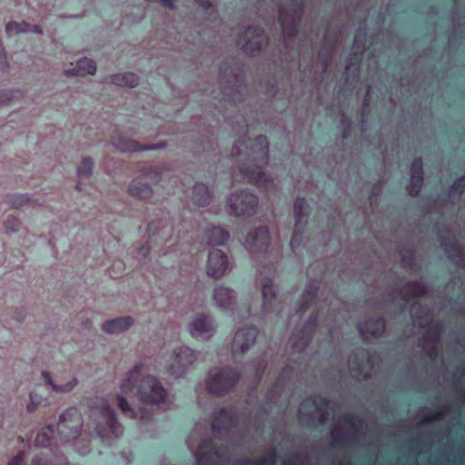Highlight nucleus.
I'll return each mask as SVG.
<instances>
[{
    "mask_svg": "<svg viewBox=\"0 0 465 465\" xmlns=\"http://www.w3.org/2000/svg\"><path fill=\"white\" fill-rule=\"evenodd\" d=\"M146 366L137 362L123 375L119 387L123 392H132L135 389L137 400L147 406L170 410L174 403V397L163 384L153 375L145 374Z\"/></svg>",
    "mask_w": 465,
    "mask_h": 465,
    "instance_id": "f257e3e1",
    "label": "nucleus"
},
{
    "mask_svg": "<svg viewBox=\"0 0 465 465\" xmlns=\"http://www.w3.org/2000/svg\"><path fill=\"white\" fill-rule=\"evenodd\" d=\"M269 143L266 137L260 135L253 142L247 139L237 141L232 148V155L240 157L242 161L253 163L254 168L245 166L239 167V173L243 180H247L258 186H268L271 179L262 171L268 163Z\"/></svg>",
    "mask_w": 465,
    "mask_h": 465,
    "instance_id": "f03ea898",
    "label": "nucleus"
},
{
    "mask_svg": "<svg viewBox=\"0 0 465 465\" xmlns=\"http://www.w3.org/2000/svg\"><path fill=\"white\" fill-rule=\"evenodd\" d=\"M87 408L90 419L88 426L93 424L96 434L104 443L110 444L123 435L124 427L107 400L99 397L88 399Z\"/></svg>",
    "mask_w": 465,
    "mask_h": 465,
    "instance_id": "7ed1b4c3",
    "label": "nucleus"
},
{
    "mask_svg": "<svg viewBox=\"0 0 465 465\" xmlns=\"http://www.w3.org/2000/svg\"><path fill=\"white\" fill-rule=\"evenodd\" d=\"M84 419L76 407H69L62 411L58 417L56 424L57 440L63 446H74L81 454H86L89 451L87 445L78 448L77 444L81 441L83 433Z\"/></svg>",
    "mask_w": 465,
    "mask_h": 465,
    "instance_id": "20e7f679",
    "label": "nucleus"
},
{
    "mask_svg": "<svg viewBox=\"0 0 465 465\" xmlns=\"http://www.w3.org/2000/svg\"><path fill=\"white\" fill-rule=\"evenodd\" d=\"M201 426L196 425L188 437L186 443L197 465H224L229 462L226 454L220 453L209 439L201 436Z\"/></svg>",
    "mask_w": 465,
    "mask_h": 465,
    "instance_id": "39448f33",
    "label": "nucleus"
},
{
    "mask_svg": "<svg viewBox=\"0 0 465 465\" xmlns=\"http://www.w3.org/2000/svg\"><path fill=\"white\" fill-rule=\"evenodd\" d=\"M428 292L426 287L421 282H409L402 291L399 292L396 296L392 297L393 301L403 302V306L407 307L410 304V312L413 321L414 326L424 328L432 322L431 312L423 308L420 304L413 302L411 303V299L414 297H420Z\"/></svg>",
    "mask_w": 465,
    "mask_h": 465,
    "instance_id": "423d86ee",
    "label": "nucleus"
},
{
    "mask_svg": "<svg viewBox=\"0 0 465 465\" xmlns=\"http://www.w3.org/2000/svg\"><path fill=\"white\" fill-rule=\"evenodd\" d=\"M203 359L200 351H196L188 346L175 347L172 350L168 359L167 372L174 378H181Z\"/></svg>",
    "mask_w": 465,
    "mask_h": 465,
    "instance_id": "0eeeda50",
    "label": "nucleus"
},
{
    "mask_svg": "<svg viewBox=\"0 0 465 465\" xmlns=\"http://www.w3.org/2000/svg\"><path fill=\"white\" fill-rule=\"evenodd\" d=\"M257 207V196L247 190H236L226 197V212L233 217L252 216Z\"/></svg>",
    "mask_w": 465,
    "mask_h": 465,
    "instance_id": "6e6552de",
    "label": "nucleus"
},
{
    "mask_svg": "<svg viewBox=\"0 0 465 465\" xmlns=\"http://www.w3.org/2000/svg\"><path fill=\"white\" fill-rule=\"evenodd\" d=\"M366 429L365 422L356 416L345 415L335 422L331 430V440L335 444L357 440Z\"/></svg>",
    "mask_w": 465,
    "mask_h": 465,
    "instance_id": "1a4fd4ad",
    "label": "nucleus"
},
{
    "mask_svg": "<svg viewBox=\"0 0 465 465\" xmlns=\"http://www.w3.org/2000/svg\"><path fill=\"white\" fill-rule=\"evenodd\" d=\"M239 379V374L231 367H215L208 372L205 384L211 394L222 396L232 390Z\"/></svg>",
    "mask_w": 465,
    "mask_h": 465,
    "instance_id": "9d476101",
    "label": "nucleus"
},
{
    "mask_svg": "<svg viewBox=\"0 0 465 465\" xmlns=\"http://www.w3.org/2000/svg\"><path fill=\"white\" fill-rule=\"evenodd\" d=\"M333 411V403L325 398L315 397L303 401L299 408L302 420L323 423L328 420L330 411Z\"/></svg>",
    "mask_w": 465,
    "mask_h": 465,
    "instance_id": "9b49d317",
    "label": "nucleus"
},
{
    "mask_svg": "<svg viewBox=\"0 0 465 465\" xmlns=\"http://www.w3.org/2000/svg\"><path fill=\"white\" fill-rule=\"evenodd\" d=\"M258 331L254 327L242 326L235 330L231 343L234 361H239L256 342Z\"/></svg>",
    "mask_w": 465,
    "mask_h": 465,
    "instance_id": "f8f14e48",
    "label": "nucleus"
},
{
    "mask_svg": "<svg viewBox=\"0 0 465 465\" xmlns=\"http://www.w3.org/2000/svg\"><path fill=\"white\" fill-rule=\"evenodd\" d=\"M351 375L357 379H367L374 367V359L369 351L358 349L348 359Z\"/></svg>",
    "mask_w": 465,
    "mask_h": 465,
    "instance_id": "ddd939ff",
    "label": "nucleus"
},
{
    "mask_svg": "<svg viewBox=\"0 0 465 465\" xmlns=\"http://www.w3.org/2000/svg\"><path fill=\"white\" fill-rule=\"evenodd\" d=\"M259 286L262 292L263 313L279 312L282 309V301L278 297V287L273 283L271 278L262 277L259 280Z\"/></svg>",
    "mask_w": 465,
    "mask_h": 465,
    "instance_id": "4468645a",
    "label": "nucleus"
},
{
    "mask_svg": "<svg viewBox=\"0 0 465 465\" xmlns=\"http://www.w3.org/2000/svg\"><path fill=\"white\" fill-rule=\"evenodd\" d=\"M294 229L290 242L292 249H295L301 242V237L307 225L310 215V206L304 198H298L293 204Z\"/></svg>",
    "mask_w": 465,
    "mask_h": 465,
    "instance_id": "2eb2a0df",
    "label": "nucleus"
},
{
    "mask_svg": "<svg viewBox=\"0 0 465 465\" xmlns=\"http://www.w3.org/2000/svg\"><path fill=\"white\" fill-rule=\"evenodd\" d=\"M188 331L196 340L207 341L216 332L214 319L208 314H197L188 324Z\"/></svg>",
    "mask_w": 465,
    "mask_h": 465,
    "instance_id": "dca6fc26",
    "label": "nucleus"
},
{
    "mask_svg": "<svg viewBox=\"0 0 465 465\" xmlns=\"http://www.w3.org/2000/svg\"><path fill=\"white\" fill-rule=\"evenodd\" d=\"M266 43L263 31L259 27H248L239 35L238 45L247 54H253Z\"/></svg>",
    "mask_w": 465,
    "mask_h": 465,
    "instance_id": "f3484780",
    "label": "nucleus"
},
{
    "mask_svg": "<svg viewBox=\"0 0 465 465\" xmlns=\"http://www.w3.org/2000/svg\"><path fill=\"white\" fill-rule=\"evenodd\" d=\"M270 242L269 230L266 227H259L247 233L242 244L250 253L258 254L268 249Z\"/></svg>",
    "mask_w": 465,
    "mask_h": 465,
    "instance_id": "a211bd4d",
    "label": "nucleus"
},
{
    "mask_svg": "<svg viewBox=\"0 0 465 465\" xmlns=\"http://www.w3.org/2000/svg\"><path fill=\"white\" fill-rule=\"evenodd\" d=\"M301 15L302 4H292L288 10L284 5L280 7L279 20L282 27L285 45H287L286 37L292 35L296 32Z\"/></svg>",
    "mask_w": 465,
    "mask_h": 465,
    "instance_id": "6ab92c4d",
    "label": "nucleus"
},
{
    "mask_svg": "<svg viewBox=\"0 0 465 465\" xmlns=\"http://www.w3.org/2000/svg\"><path fill=\"white\" fill-rule=\"evenodd\" d=\"M213 301L216 308L223 312H232L237 306L236 292L224 284H219L213 290Z\"/></svg>",
    "mask_w": 465,
    "mask_h": 465,
    "instance_id": "aec40b11",
    "label": "nucleus"
},
{
    "mask_svg": "<svg viewBox=\"0 0 465 465\" xmlns=\"http://www.w3.org/2000/svg\"><path fill=\"white\" fill-rule=\"evenodd\" d=\"M229 263L225 253L219 249H213L209 252L207 273L209 276L219 279L228 270Z\"/></svg>",
    "mask_w": 465,
    "mask_h": 465,
    "instance_id": "412c9836",
    "label": "nucleus"
},
{
    "mask_svg": "<svg viewBox=\"0 0 465 465\" xmlns=\"http://www.w3.org/2000/svg\"><path fill=\"white\" fill-rule=\"evenodd\" d=\"M317 317L311 316L301 331H295L291 337V343L294 350L302 351L308 345L312 333L316 326Z\"/></svg>",
    "mask_w": 465,
    "mask_h": 465,
    "instance_id": "4be33fe9",
    "label": "nucleus"
},
{
    "mask_svg": "<svg viewBox=\"0 0 465 465\" xmlns=\"http://www.w3.org/2000/svg\"><path fill=\"white\" fill-rule=\"evenodd\" d=\"M441 332V325L439 322L432 323L431 328L427 330L420 341L422 350L431 359L436 358L438 354V343Z\"/></svg>",
    "mask_w": 465,
    "mask_h": 465,
    "instance_id": "5701e85b",
    "label": "nucleus"
},
{
    "mask_svg": "<svg viewBox=\"0 0 465 465\" xmlns=\"http://www.w3.org/2000/svg\"><path fill=\"white\" fill-rule=\"evenodd\" d=\"M116 405L121 412L127 418L134 420H149L151 418L152 413L150 411L143 407H140L139 409H135L134 406L130 404L127 399L120 393L115 395Z\"/></svg>",
    "mask_w": 465,
    "mask_h": 465,
    "instance_id": "b1692460",
    "label": "nucleus"
},
{
    "mask_svg": "<svg viewBox=\"0 0 465 465\" xmlns=\"http://www.w3.org/2000/svg\"><path fill=\"white\" fill-rule=\"evenodd\" d=\"M221 80L224 82V91L227 95L231 96L233 100L235 99L232 95V92L235 90L240 92L242 88V78L239 73H236L231 66H222L220 69Z\"/></svg>",
    "mask_w": 465,
    "mask_h": 465,
    "instance_id": "393cba45",
    "label": "nucleus"
},
{
    "mask_svg": "<svg viewBox=\"0 0 465 465\" xmlns=\"http://www.w3.org/2000/svg\"><path fill=\"white\" fill-rule=\"evenodd\" d=\"M44 385L56 394H67L72 392L78 385L79 381L76 377H72L69 381L63 384L54 382L51 373L48 371L41 372Z\"/></svg>",
    "mask_w": 465,
    "mask_h": 465,
    "instance_id": "a878e982",
    "label": "nucleus"
},
{
    "mask_svg": "<svg viewBox=\"0 0 465 465\" xmlns=\"http://www.w3.org/2000/svg\"><path fill=\"white\" fill-rule=\"evenodd\" d=\"M35 444L39 448L62 446L57 440V432L54 431L52 425H46L40 429L36 433Z\"/></svg>",
    "mask_w": 465,
    "mask_h": 465,
    "instance_id": "bb28decb",
    "label": "nucleus"
},
{
    "mask_svg": "<svg viewBox=\"0 0 465 465\" xmlns=\"http://www.w3.org/2000/svg\"><path fill=\"white\" fill-rule=\"evenodd\" d=\"M361 337L368 341L371 338L381 336L385 330L384 321L382 319L371 320L358 325Z\"/></svg>",
    "mask_w": 465,
    "mask_h": 465,
    "instance_id": "cd10ccee",
    "label": "nucleus"
},
{
    "mask_svg": "<svg viewBox=\"0 0 465 465\" xmlns=\"http://www.w3.org/2000/svg\"><path fill=\"white\" fill-rule=\"evenodd\" d=\"M134 323L131 316L119 317L106 321L102 325V331L107 334H118L127 331Z\"/></svg>",
    "mask_w": 465,
    "mask_h": 465,
    "instance_id": "c85d7f7f",
    "label": "nucleus"
},
{
    "mask_svg": "<svg viewBox=\"0 0 465 465\" xmlns=\"http://www.w3.org/2000/svg\"><path fill=\"white\" fill-rule=\"evenodd\" d=\"M235 421V415L232 409H223L215 413L212 428L213 431H221L229 429Z\"/></svg>",
    "mask_w": 465,
    "mask_h": 465,
    "instance_id": "c756f323",
    "label": "nucleus"
},
{
    "mask_svg": "<svg viewBox=\"0 0 465 465\" xmlns=\"http://www.w3.org/2000/svg\"><path fill=\"white\" fill-rule=\"evenodd\" d=\"M129 193L139 199H148L153 195L151 185L143 178H136L128 187Z\"/></svg>",
    "mask_w": 465,
    "mask_h": 465,
    "instance_id": "7c9ffc66",
    "label": "nucleus"
},
{
    "mask_svg": "<svg viewBox=\"0 0 465 465\" xmlns=\"http://www.w3.org/2000/svg\"><path fill=\"white\" fill-rule=\"evenodd\" d=\"M104 83L121 87H134L138 84V77L133 73H121L108 75Z\"/></svg>",
    "mask_w": 465,
    "mask_h": 465,
    "instance_id": "2f4dec72",
    "label": "nucleus"
},
{
    "mask_svg": "<svg viewBox=\"0 0 465 465\" xmlns=\"http://www.w3.org/2000/svg\"><path fill=\"white\" fill-rule=\"evenodd\" d=\"M206 239L209 245H223L229 239V232L221 226H213L206 230Z\"/></svg>",
    "mask_w": 465,
    "mask_h": 465,
    "instance_id": "473e14b6",
    "label": "nucleus"
},
{
    "mask_svg": "<svg viewBox=\"0 0 465 465\" xmlns=\"http://www.w3.org/2000/svg\"><path fill=\"white\" fill-rule=\"evenodd\" d=\"M317 290L318 286L314 282H312L307 285L302 295L301 304L295 312V314L290 317L291 320H292L294 317H301V314L307 310L311 302L313 301L315 297V292Z\"/></svg>",
    "mask_w": 465,
    "mask_h": 465,
    "instance_id": "72a5a7b5",
    "label": "nucleus"
},
{
    "mask_svg": "<svg viewBox=\"0 0 465 465\" xmlns=\"http://www.w3.org/2000/svg\"><path fill=\"white\" fill-rule=\"evenodd\" d=\"M211 198V192L204 183H199L193 186L192 200L195 204L205 206L209 204Z\"/></svg>",
    "mask_w": 465,
    "mask_h": 465,
    "instance_id": "f704fd0d",
    "label": "nucleus"
},
{
    "mask_svg": "<svg viewBox=\"0 0 465 465\" xmlns=\"http://www.w3.org/2000/svg\"><path fill=\"white\" fill-rule=\"evenodd\" d=\"M114 146L121 152H138L143 151L141 146L137 141L125 138L122 135H118L113 140Z\"/></svg>",
    "mask_w": 465,
    "mask_h": 465,
    "instance_id": "c9c22d12",
    "label": "nucleus"
},
{
    "mask_svg": "<svg viewBox=\"0 0 465 465\" xmlns=\"http://www.w3.org/2000/svg\"><path fill=\"white\" fill-rule=\"evenodd\" d=\"M166 170L165 165L149 166L142 171V177L152 183H158L163 172Z\"/></svg>",
    "mask_w": 465,
    "mask_h": 465,
    "instance_id": "e433bc0d",
    "label": "nucleus"
},
{
    "mask_svg": "<svg viewBox=\"0 0 465 465\" xmlns=\"http://www.w3.org/2000/svg\"><path fill=\"white\" fill-rule=\"evenodd\" d=\"M441 244L443 245L445 252L452 260L460 265L465 266V262L461 259H459L461 254V250L456 240H450L449 242L442 240Z\"/></svg>",
    "mask_w": 465,
    "mask_h": 465,
    "instance_id": "4c0bfd02",
    "label": "nucleus"
},
{
    "mask_svg": "<svg viewBox=\"0 0 465 465\" xmlns=\"http://www.w3.org/2000/svg\"><path fill=\"white\" fill-rule=\"evenodd\" d=\"M31 28V25L22 21V22H15V21H10L5 25V32L9 37L13 35H16L22 33H28Z\"/></svg>",
    "mask_w": 465,
    "mask_h": 465,
    "instance_id": "58836bf2",
    "label": "nucleus"
},
{
    "mask_svg": "<svg viewBox=\"0 0 465 465\" xmlns=\"http://www.w3.org/2000/svg\"><path fill=\"white\" fill-rule=\"evenodd\" d=\"M361 36L364 37L365 33H362V35H361V33L359 32L358 35L356 36V38L354 40V43H353L354 53H353V56L351 58V61L346 66L347 73H349L359 61L358 54L361 53L363 45H364L363 39H361Z\"/></svg>",
    "mask_w": 465,
    "mask_h": 465,
    "instance_id": "ea45409f",
    "label": "nucleus"
},
{
    "mask_svg": "<svg viewBox=\"0 0 465 465\" xmlns=\"http://www.w3.org/2000/svg\"><path fill=\"white\" fill-rule=\"evenodd\" d=\"M76 64L84 76L87 74L94 75L96 73V63L90 58L82 57L76 61Z\"/></svg>",
    "mask_w": 465,
    "mask_h": 465,
    "instance_id": "a19ab883",
    "label": "nucleus"
},
{
    "mask_svg": "<svg viewBox=\"0 0 465 465\" xmlns=\"http://www.w3.org/2000/svg\"><path fill=\"white\" fill-rule=\"evenodd\" d=\"M94 170V162L90 157L83 158L79 166L77 167V175L81 179L89 178Z\"/></svg>",
    "mask_w": 465,
    "mask_h": 465,
    "instance_id": "79ce46f5",
    "label": "nucleus"
},
{
    "mask_svg": "<svg viewBox=\"0 0 465 465\" xmlns=\"http://www.w3.org/2000/svg\"><path fill=\"white\" fill-rule=\"evenodd\" d=\"M28 397L29 401L27 402L25 409L28 413H33L36 411L38 407L42 404L44 398L35 391L29 392Z\"/></svg>",
    "mask_w": 465,
    "mask_h": 465,
    "instance_id": "37998d69",
    "label": "nucleus"
},
{
    "mask_svg": "<svg viewBox=\"0 0 465 465\" xmlns=\"http://www.w3.org/2000/svg\"><path fill=\"white\" fill-rule=\"evenodd\" d=\"M423 183V176L418 174H411V181L408 187L409 193L415 196L419 193Z\"/></svg>",
    "mask_w": 465,
    "mask_h": 465,
    "instance_id": "c03bdc74",
    "label": "nucleus"
},
{
    "mask_svg": "<svg viewBox=\"0 0 465 465\" xmlns=\"http://www.w3.org/2000/svg\"><path fill=\"white\" fill-rule=\"evenodd\" d=\"M465 188V175L463 177L458 178L454 183L452 184L450 190V196L455 197L463 192Z\"/></svg>",
    "mask_w": 465,
    "mask_h": 465,
    "instance_id": "a18cd8bd",
    "label": "nucleus"
},
{
    "mask_svg": "<svg viewBox=\"0 0 465 465\" xmlns=\"http://www.w3.org/2000/svg\"><path fill=\"white\" fill-rule=\"evenodd\" d=\"M167 226L166 221H152L148 224V231L152 234H157L162 232Z\"/></svg>",
    "mask_w": 465,
    "mask_h": 465,
    "instance_id": "49530a36",
    "label": "nucleus"
},
{
    "mask_svg": "<svg viewBox=\"0 0 465 465\" xmlns=\"http://www.w3.org/2000/svg\"><path fill=\"white\" fill-rule=\"evenodd\" d=\"M5 226L7 232H15L20 226L19 220L15 216H8L5 222Z\"/></svg>",
    "mask_w": 465,
    "mask_h": 465,
    "instance_id": "de8ad7c7",
    "label": "nucleus"
},
{
    "mask_svg": "<svg viewBox=\"0 0 465 465\" xmlns=\"http://www.w3.org/2000/svg\"><path fill=\"white\" fill-rule=\"evenodd\" d=\"M149 252H150V247L148 246V244H142L137 249V259L142 262H145L146 257H147Z\"/></svg>",
    "mask_w": 465,
    "mask_h": 465,
    "instance_id": "09e8293b",
    "label": "nucleus"
},
{
    "mask_svg": "<svg viewBox=\"0 0 465 465\" xmlns=\"http://www.w3.org/2000/svg\"><path fill=\"white\" fill-rule=\"evenodd\" d=\"M411 174H418L423 176L422 163L420 159H416L412 162Z\"/></svg>",
    "mask_w": 465,
    "mask_h": 465,
    "instance_id": "8fccbe9b",
    "label": "nucleus"
},
{
    "mask_svg": "<svg viewBox=\"0 0 465 465\" xmlns=\"http://www.w3.org/2000/svg\"><path fill=\"white\" fill-rule=\"evenodd\" d=\"M282 465H304V460L301 456H290L284 459Z\"/></svg>",
    "mask_w": 465,
    "mask_h": 465,
    "instance_id": "3c124183",
    "label": "nucleus"
},
{
    "mask_svg": "<svg viewBox=\"0 0 465 465\" xmlns=\"http://www.w3.org/2000/svg\"><path fill=\"white\" fill-rule=\"evenodd\" d=\"M276 462V454L274 452L269 453L263 459L257 462V465H274Z\"/></svg>",
    "mask_w": 465,
    "mask_h": 465,
    "instance_id": "603ef678",
    "label": "nucleus"
},
{
    "mask_svg": "<svg viewBox=\"0 0 465 465\" xmlns=\"http://www.w3.org/2000/svg\"><path fill=\"white\" fill-rule=\"evenodd\" d=\"M64 74L65 76H80V77H83L84 74L81 73V71L79 70V68L77 67V64H75L74 66L73 67H70V68H67V69H64Z\"/></svg>",
    "mask_w": 465,
    "mask_h": 465,
    "instance_id": "864d4df0",
    "label": "nucleus"
},
{
    "mask_svg": "<svg viewBox=\"0 0 465 465\" xmlns=\"http://www.w3.org/2000/svg\"><path fill=\"white\" fill-rule=\"evenodd\" d=\"M443 417V413L442 412H438L436 414H434L433 416L431 417H426L424 419H422L420 420V423L421 424H427V423H430L432 421H436V420H441Z\"/></svg>",
    "mask_w": 465,
    "mask_h": 465,
    "instance_id": "5fc2aeb1",
    "label": "nucleus"
},
{
    "mask_svg": "<svg viewBox=\"0 0 465 465\" xmlns=\"http://www.w3.org/2000/svg\"><path fill=\"white\" fill-rule=\"evenodd\" d=\"M165 147H166V143L164 142H161V143L143 146L142 150L143 151L159 150V149H163Z\"/></svg>",
    "mask_w": 465,
    "mask_h": 465,
    "instance_id": "6e6d98bb",
    "label": "nucleus"
},
{
    "mask_svg": "<svg viewBox=\"0 0 465 465\" xmlns=\"http://www.w3.org/2000/svg\"><path fill=\"white\" fill-rule=\"evenodd\" d=\"M0 65L2 66V68L8 67V63H7V60L5 57V54L4 48L1 45H0Z\"/></svg>",
    "mask_w": 465,
    "mask_h": 465,
    "instance_id": "4d7b16f0",
    "label": "nucleus"
},
{
    "mask_svg": "<svg viewBox=\"0 0 465 465\" xmlns=\"http://www.w3.org/2000/svg\"><path fill=\"white\" fill-rule=\"evenodd\" d=\"M29 32H32V33H35L37 35L43 34V30H42L41 26H39L37 25H31V28H30Z\"/></svg>",
    "mask_w": 465,
    "mask_h": 465,
    "instance_id": "13d9d810",
    "label": "nucleus"
},
{
    "mask_svg": "<svg viewBox=\"0 0 465 465\" xmlns=\"http://www.w3.org/2000/svg\"><path fill=\"white\" fill-rule=\"evenodd\" d=\"M199 5H201L203 8H208L210 6L209 0H195Z\"/></svg>",
    "mask_w": 465,
    "mask_h": 465,
    "instance_id": "bf43d9fd",
    "label": "nucleus"
},
{
    "mask_svg": "<svg viewBox=\"0 0 465 465\" xmlns=\"http://www.w3.org/2000/svg\"><path fill=\"white\" fill-rule=\"evenodd\" d=\"M264 367H265V364L263 363V361H259L258 370H262V369H264Z\"/></svg>",
    "mask_w": 465,
    "mask_h": 465,
    "instance_id": "052dcab7",
    "label": "nucleus"
},
{
    "mask_svg": "<svg viewBox=\"0 0 465 465\" xmlns=\"http://www.w3.org/2000/svg\"><path fill=\"white\" fill-rule=\"evenodd\" d=\"M320 59L323 61L324 64H326L327 60L324 59V54H320ZM327 64H324V69L326 68Z\"/></svg>",
    "mask_w": 465,
    "mask_h": 465,
    "instance_id": "680f3d73",
    "label": "nucleus"
},
{
    "mask_svg": "<svg viewBox=\"0 0 465 465\" xmlns=\"http://www.w3.org/2000/svg\"><path fill=\"white\" fill-rule=\"evenodd\" d=\"M12 203H13V205H15V206H19V205H22L23 202H22V201H20V202L16 203L15 201H14Z\"/></svg>",
    "mask_w": 465,
    "mask_h": 465,
    "instance_id": "e2e57ef3",
    "label": "nucleus"
},
{
    "mask_svg": "<svg viewBox=\"0 0 465 465\" xmlns=\"http://www.w3.org/2000/svg\"><path fill=\"white\" fill-rule=\"evenodd\" d=\"M249 463H250L249 460H243L242 465H248Z\"/></svg>",
    "mask_w": 465,
    "mask_h": 465,
    "instance_id": "0e129e2a",
    "label": "nucleus"
},
{
    "mask_svg": "<svg viewBox=\"0 0 465 465\" xmlns=\"http://www.w3.org/2000/svg\"><path fill=\"white\" fill-rule=\"evenodd\" d=\"M402 261L405 262V263H409L406 260H405V257L402 256Z\"/></svg>",
    "mask_w": 465,
    "mask_h": 465,
    "instance_id": "69168bd1",
    "label": "nucleus"
}]
</instances>
